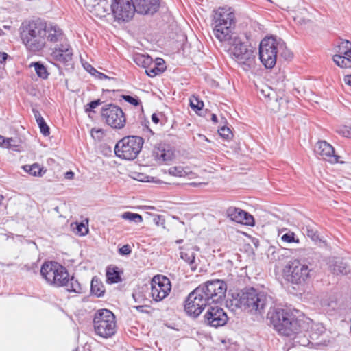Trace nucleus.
I'll use <instances>...</instances> for the list:
<instances>
[{"label": "nucleus", "mask_w": 351, "mask_h": 351, "mask_svg": "<svg viewBox=\"0 0 351 351\" xmlns=\"http://www.w3.org/2000/svg\"><path fill=\"white\" fill-rule=\"evenodd\" d=\"M134 179L144 182H149L152 181L149 176L144 175L143 173H136L134 177Z\"/></svg>", "instance_id": "obj_45"}, {"label": "nucleus", "mask_w": 351, "mask_h": 351, "mask_svg": "<svg viewBox=\"0 0 351 351\" xmlns=\"http://www.w3.org/2000/svg\"><path fill=\"white\" fill-rule=\"evenodd\" d=\"M3 141H4V138H3V136H1V135H0V145H3Z\"/></svg>", "instance_id": "obj_60"}, {"label": "nucleus", "mask_w": 351, "mask_h": 351, "mask_svg": "<svg viewBox=\"0 0 351 351\" xmlns=\"http://www.w3.org/2000/svg\"><path fill=\"white\" fill-rule=\"evenodd\" d=\"M23 169L29 175L35 177H41L45 172L46 169L38 163L32 165H25L22 167Z\"/></svg>", "instance_id": "obj_25"}, {"label": "nucleus", "mask_w": 351, "mask_h": 351, "mask_svg": "<svg viewBox=\"0 0 351 351\" xmlns=\"http://www.w3.org/2000/svg\"><path fill=\"white\" fill-rule=\"evenodd\" d=\"M121 271L117 267H108L106 270V281L108 283H117L121 280Z\"/></svg>", "instance_id": "obj_26"}, {"label": "nucleus", "mask_w": 351, "mask_h": 351, "mask_svg": "<svg viewBox=\"0 0 351 351\" xmlns=\"http://www.w3.org/2000/svg\"><path fill=\"white\" fill-rule=\"evenodd\" d=\"M229 46V51L232 58L245 71L255 68L256 58L254 51L249 49L237 36L231 38L230 40L223 42Z\"/></svg>", "instance_id": "obj_6"}, {"label": "nucleus", "mask_w": 351, "mask_h": 351, "mask_svg": "<svg viewBox=\"0 0 351 351\" xmlns=\"http://www.w3.org/2000/svg\"><path fill=\"white\" fill-rule=\"evenodd\" d=\"M135 12L133 0H114L112 2V13L118 21H127L131 19Z\"/></svg>", "instance_id": "obj_15"}, {"label": "nucleus", "mask_w": 351, "mask_h": 351, "mask_svg": "<svg viewBox=\"0 0 351 351\" xmlns=\"http://www.w3.org/2000/svg\"><path fill=\"white\" fill-rule=\"evenodd\" d=\"M85 69L92 75H95L97 71L93 68L91 65L88 64L87 66H85Z\"/></svg>", "instance_id": "obj_50"}, {"label": "nucleus", "mask_w": 351, "mask_h": 351, "mask_svg": "<svg viewBox=\"0 0 351 351\" xmlns=\"http://www.w3.org/2000/svg\"><path fill=\"white\" fill-rule=\"evenodd\" d=\"M123 99L125 101H127V102L130 103V104L135 106H138L140 104V101L137 98L133 97L130 95H123Z\"/></svg>", "instance_id": "obj_43"}, {"label": "nucleus", "mask_w": 351, "mask_h": 351, "mask_svg": "<svg viewBox=\"0 0 351 351\" xmlns=\"http://www.w3.org/2000/svg\"><path fill=\"white\" fill-rule=\"evenodd\" d=\"M308 11L303 8L301 9L298 13H295L293 16L294 21L300 25H306L310 22V19L307 17L308 16Z\"/></svg>", "instance_id": "obj_29"}, {"label": "nucleus", "mask_w": 351, "mask_h": 351, "mask_svg": "<svg viewBox=\"0 0 351 351\" xmlns=\"http://www.w3.org/2000/svg\"><path fill=\"white\" fill-rule=\"evenodd\" d=\"M51 56L55 61L66 64L72 60V49L69 44L62 43L58 47H55L53 49Z\"/></svg>", "instance_id": "obj_22"}, {"label": "nucleus", "mask_w": 351, "mask_h": 351, "mask_svg": "<svg viewBox=\"0 0 351 351\" xmlns=\"http://www.w3.org/2000/svg\"><path fill=\"white\" fill-rule=\"evenodd\" d=\"M20 37L28 52L38 53L47 48V42L61 41L64 34L56 24L32 21L21 28Z\"/></svg>", "instance_id": "obj_1"}, {"label": "nucleus", "mask_w": 351, "mask_h": 351, "mask_svg": "<svg viewBox=\"0 0 351 351\" xmlns=\"http://www.w3.org/2000/svg\"><path fill=\"white\" fill-rule=\"evenodd\" d=\"M190 106L195 111L201 110L204 107V103L200 101L197 97L192 96L190 98Z\"/></svg>", "instance_id": "obj_34"}, {"label": "nucleus", "mask_w": 351, "mask_h": 351, "mask_svg": "<svg viewBox=\"0 0 351 351\" xmlns=\"http://www.w3.org/2000/svg\"><path fill=\"white\" fill-rule=\"evenodd\" d=\"M228 316L219 304H209L204 315V322L209 326L217 328L226 324Z\"/></svg>", "instance_id": "obj_16"}, {"label": "nucleus", "mask_w": 351, "mask_h": 351, "mask_svg": "<svg viewBox=\"0 0 351 351\" xmlns=\"http://www.w3.org/2000/svg\"><path fill=\"white\" fill-rule=\"evenodd\" d=\"M32 66L34 67L35 71L39 77L43 79L47 78L49 74L43 64L39 62H35L32 64Z\"/></svg>", "instance_id": "obj_32"}, {"label": "nucleus", "mask_w": 351, "mask_h": 351, "mask_svg": "<svg viewBox=\"0 0 351 351\" xmlns=\"http://www.w3.org/2000/svg\"><path fill=\"white\" fill-rule=\"evenodd\" d=\"M152 120L156 124L159 123V118L158 117V116L156 114H153L152 115Z\"/></svg>", "instance_id": "obj_56"}, {"label": "nucleus", "mask_w": 351, "mask_h": 351, "mask_svg": "<svg viewBox=\"0 0 351 351\" xmlns=\"http://www.w3.org/2000/svg\"><path fill=\"white\" fill-rule=\"evenodd\" d=\"M134 62L144 68H147L153 64L152 59L149 56L143 54H137L134 57Z\"/></svg>", "instance_id": "obj_30"}, {"label": "nucleus", "mask_w": 351, "mask_h": 351, "mask_svg": "<svg viewBox=\"0 0 351 351\" xmlns=\"http://www.w3.org/2000/svg\"><path fill=\"white\" fill-rule=\"evenodd\" d=\"M337 132L344 137L351 138V127L343 126L337 130Z\"/></svg>", "instance_id": "obj_42"}, {"label": "nucleus", "mask_w": 351, "mask_h": 351, "mask_svg": "<svg viewBox=\"0 0 351 351\" xmlns=\"http://www.w3.org/2000/svg\"><path fill=\"white\" fill-rule=\"evenodd\" d=\"M8 54L5 52H1L0 53V62L3 63L4 62L7 58H8Z\"/></svg>", "instance_id": "obj_51"}, {"label": "nucleus", "mask_w": 351, "mask_h": 351, "mask_svg": "<svg viewBox=\"0 0 351 351\" xmlns=\"http://www.w3.org/2000/svg\"><path fill=\"white\" fill-rule=\"evenodd\" d=\"M235 302V305L239 308L251 313L261 315L265 308L267 297L263 293L250 288L239 293Z\"/></svg>", "instance_id": "obj_7"}, {"label": "nucleus", "mask_w": 351, "mask_h": 351, "mask_svg": "<svg viewBox=\"0 0 351 351\" xmlns=\"http://www.w3.org/2000/svg\"><path fill=\"white\" fill-rule=\"evenodd\" d=\"M190 266H191V269L192 271H195L196 267L193 265H190Z\"/></svg>", "instance_id": "obj_62"}, {"label": "nucleus", "mask_w": 351, "mask_h": 351, "mask_svg": "<svg viewBox=\"0 0 351 351\" xmlns=\"http://www.w3.org/2000/svg\"><path fill=\"white\" fill-rule=\"evenodd\" d=\"M315 152L324 160L330 163H337L339 162V157L335 154L333 147L325 141H321L317 143L315 147Z\"/></svg>", "instance_id": "obj_21"}, {"label": "nucleus", "mask_w": 351, "mask_h": 351, "mask_svg": "<svg viewBox=\"0 0 351 351\" xmlns=\"http://www.w3.org/2000/svg\"><path fill=\"white\" fill-rule=\"evenodd\" d=\"M84 4L90 12L99 18L112 12V3L108 0H84Z\"/></svg>", "instance_id": "obj_18"}, {"label": "nucleus", "mask_w": 351, "mask_h": 351, "mask_svg": "<svg viewBox=\"0 0 351 351\" xmlns=\"http://www.w3.org/2000/svg\"><path fill=\"white\" fill-rule=\"evenodd\" d=\"M93 324L96 334L101 337H110L116 332L115 316L109 310H99L95 315Z\"/></svg>", "instance_id": "obj_9"}, {"label": "nucleus", "mask_w": 351, "mask_h": 351, "mask_svg": "<svg viewBox=\"0 0 351 351\" xmlns=\"http://www.w3.org/2000/svg\"><path fill=\"white\" fill-rule=\"evenodd\" d=\"M332 268H331V270H332L335 273L337 274H346L348 273V270L346 268V265H332Z\"/></svg>", "instance_id": "obj_40"}, {"label": "nucleus", "mask_w": 351, "mask_h": 351, "mask_svg": "<svg viewBox=\"0 0 351 351\" xmlns=\"http://www.w3.org/2000/svg\"><path fill=\"white\" fill-rule=\"evenodd\" d=\"M154 64H156V66L158 67H164V61L162 59L158 58L156 60V63H153Z\"/></svg>", "instance_id": "obj_53"}, {"label": "nucleus", "mask_w": 351, "mask_h": 351, "mask_svg": "<svg viewBox=\"0 0 351 351\" xmlns=\"http://www.w3.org/2000/svg\"><path fill=\"white\" fill-rule=\"evenodd\" d=\"M268 318L280 334L291 337L301 332L302 324L287 311L276 308L268 313Z\"/></svg>", "instance_id": "obj_5"}, {"label": "nucleus", "mask_w": 351, "mask_h": 351, "mask_svg": "<svg viewBox=\"0 0 351 351\" xmlns=\"http://www.w3.org/2000/svg\"><path fill=\"white\" fill-rule=\"evenodd\" d=\"M207 182H194L190 183V185L194 186H198L202 185H206L207 184Z\"/></svg>", "instance_id": "obj_55"}, {"label": "nucleus", "mask_w": 351, "mask_h": 351, "mask_svg": "<svg viewBox=\"0 0 351 351\" xmlns=\"http://www.w3.org/2000/svg\"><path fill=\"white\" fill-rule=\"evenodd\" d=\"M45 263H50V264H52V263H54V262H53V261H50V262H48V263L45 262Z\"/></svg>", "instance_id": "obj_64"}, {"label": "nucleus", "mask_w": 351, "mask_h": 351, "mask_svg": "<svg viewBox=\"0 0 351 351\" xmlns=\"http://www.w3.org/2000/svg\"><path fill=\"white\" fill-rule=\"evenodd\" d=\"M130 247L128 245H123L122 247L119 249L120 254L123 255H127L130 254Z\"/></svg>", "instance_id": "obj_48"}, {"label": "nucleus", "mask_w": 351, "mask_h": 351, "mask_svg": "<svg viewBox=\"0 0 351 351\" xmlns=\"http://www.w3.org/2000/svg\"><path fill=\"white\" fill-rule=\"evenodd\" d=\"M121 217L123 219L129 221L130 222H134L136 223H139L143 221V217L141 215L129 211L122 213Z\"/></svg>", "instance_id": "obj_31"}, {"label": "nucleus", "mask_w": 351, "mask_h": 351, "mask_svg": "<svg viewBox=\"0 0 351 351\" xmlns=\"http://www.w3.org/2000/svg\"><path fill=\"white\" fill-rule=\"evenodd\" d=\"M143 139L136 136L123 138L115 145L114 152L119 158L132 160L140 153L143 145Z\"/></svg>", "instance_id": "obj_8"}, {"label": "nucleus", "mask_w": 351, "mask_h": 351, "mask_svg": "<svg viewBox=\"0 0 351 351\" xmlns=\"http://www.w3.org/2000/svg\"><path fill=\"white\" fill-rule=\"evenodd\" d=\"M349 45H350V42L348 40L341 41L337 47V53L333 56V61L341 68H351V56L348 53Z\"/></svg>", "instance_id": "obj_19"}, {"label": "nucleus", "mask_w": 351, "mask_h": 351, "mask_svg": "<svg viewBox=\"0 0 351 351\" xmlns=\"http://www.w3.org/2000/svg\"><path fill=\"white\" fill-rule=\"evenodd\" d=\"M166 153H162L160 155V159H162V161H167L168 159L166 158Z\"/></svg>", "instance_id": "obj_58"}, {"label": "nucleus", "mask_w": 351, "mask_h": 351, "mask_svg": "<svg viewBox=\"0 0 351 351\" xmlns=\"http://www.w3.org/2000/svg\"><path fill=\"white\" fill-rule=\"evenodd\" d=\"M3 195H0V202H1V200H3Z\"/></svg>", "instance_id": "obj_63"}, {"label": "nucleus", "mask_w": 351, "mask_h": 351, "mask_svg": "<svg viewBox=\"0 0 351 351\" xmlns=\"http://www.w3.org/2000/svg\"><path fill=\"white\" fill-rule=\"evenodd\" d=\"M171 289V282L168 278L162 275L155 276L151 282V296L156 302L162 301Z\"/></svg>", "instance_id": "obj_14"}, {"label": "nucleus", "mask_w": 351, "mask_h": 351, "mask_svg": "<svg viewBox=\"0 0 351 351\" xmlns=\"http://www.w3.org/2000/svg\"><path fill=\"white\" fill-rule=\"evenodd\" d=\"M90 134L93 138L100 140L103 135V131L101 129L93 128Z\"/></svg>", "instance_id": "obj_44"}, {"label": "nucleus", "mask_w": 351, "mask_h": 351, "mask_svg": "<svg viewBox=\"0 0 351 351\" xmlns=\"http://www.w3.org/2000/svg\"><path fill=\"white\" fill-rule=\"evenodd\" d=\"M348 50H349L348 53L350 54V59H351V43H350V45L348 46Z\"/></svg>", "instance_id": "obj_61"}, {"label": "nucleus", "mask_w": 351, "mask_h": 351, "mask_svg": "<svg viewBox=\"0 0 351 351\" xmlns=\"http://www.w3.org/2000/svg\"><path fill=\"white\" fill-rule=\"evenodd\" d=\"M278 53L285 59H290L293 56L282 40L272 36L266 37L261 40L259 45V58L265 68L271 69L276 65Z\"/></svg>", "instance_id": "obj_4"}, {"label": "nucleus", "mask_w": 351, "mask_h": 351, "mask_svg": "<svg viewBox=\"0 0 351 351\" xmlns=\"http://www.w3.org/2000/svg\"><path fill=\"white\" fill-rule=\"evenodd\" d=\"M309 275L306 265H285L282 268V276L288 282L293 284H301Z\"/></svg>", "instance_id": "obj_13"}, {"label": "nucleus", "mask_w": 351, "mask_h": 351, "mask_svg": "<svg viewBox=\"0 0 351 351\" xmlns=\"http://www.w3.org/2000/svg\"><path fill=\"white\" fill-rule=\"evenodd\" d=\"M236 17L231 8H219L215 11L213 19V34L220 42L230 40L237 35L234 32Z\"/></svg>", "instance_id": "obj_3"}, {"label": "nucleus", "mask_w": 351, "mask_h": 351, "mask_svg": "<svg viewBox=\"0 0 351 351\" xmlns=\"http://www.w3.org/2000/svg\"><path fill=\"white\" fill-rule=\"evenodd\" d=\"M86 223H88V221H86ZM73 231L77 235L84 236L88 232V227L87 224H85L83 222L75 223V227L73 228Z\"/></svg>", "instance_id": "obj_33"}, {"label": "nucleus", "mask_w": 351, "mask_h": 351, "mask_svg": "<svg viewBox=\"0 0 351 351\" xmlns=\"http://www.w3.org/2000/svg\"><path fill=\"white\" fill-rule=\"evenodd\" d=\"M226 215L232 221L246 226H253L254 219L252 215L243 210L234 206H230L226 210Z\"/></svg>", "instance_id": "obj_20"}, {"label": "nucleus", "mask_w": 351, "mask_h": 351, "mask_svg": "<svg viewBox=\"0 0 351 351\" xmlns=\"http://www.w3.org/2000/svg\"><path fill=\"white\" fill-rule=\"evenodd\" d=\"M136 12L141 14H153L159 8V0H133Z\"/></svg>", "instance_id": "obj_23"}, {"label": "nucleus", "mask_w": 351, "mask_h": 351, "mask_svg": "<svg viewBox=\"0 0 351 351\" xmlns=\"http://www.w3.org/2000/svg\"><path fill=\"white\" fill-rule=\"evenodd\" d=\"M334 304H335V301L330 295H326L321 300V304L322 306L333 307Z\"/></svg>", "instance_id": "obj_38"}, {"label": "nucleus", "mask_w": 351, "mask_h": 351, "mask_svg": "<svg viewBox=\"0 0 351 351\" xmlns=\"http://www.w3.org/2000/svg\"><path fill=\"white\" fill-rule=\"evenodd\" d=\"M219 134L221 137H223V138H225L226 140L230 139L232 136V133L230 129L229 128H227L225 126L221 127L219 130Z\"/></svg>", "instance_id": "obj_39"}, {"label": "nucleus", "mask_w": 351, "mask_h": 351, "mask_svg": "<svg viewBox=\"0 0 351 351\" xmlns=\"http://www.w3.org/2000/svg\"><path fill=\"white\" fill-rule=\"evenodd\" d=\"M154 222L157 226H160V225L163 226L165 223V220L162 218L161 216L158 215L154 218Z\"/></svg>", "instance_id": "obj_49"}, {"label": "nucleus", "mask_w": 351, "mask_h": 351, "mask_svg": "<svg viewBox=\"0 0 351 351\" xmlns=\"http://www.w3.org/2000/svg\"><path fill=\"white\" fill-rule=\"evenodd\" d=\"M14 143H15V141L12 138H9L7 139L4 138L3 145L7 148H12V147L16 146Z\"/></svg>", "instance_id": "obj_46"}, {"label": "nucleus", "mask_w": 351, "mask_h": 351, "mask_svg": "<svg viewBox=\"0 0 351 351\" xmlns=\"http://www.w3.org/2000/svg\"><path fill=\"white\" fill-rule=\"evenodd\" d=\"M199 287L204 289L208 300L211 304H217L223 300L227 290V285L224 281L221 280L208 281Z\"/></svg>", "instance_id": "obj_11"}, {"label": "nucleus", "mask_w": 351, "mask_h": 351, "mask_svg": "<svg viewBox=\"0 0 351 351\" xmlns=\"http://www.w3.org/2000/svg\"><path fill=\"white\" fill-rule=\"evenodd\" d=\"M153 66L147 67L145 70V73L149 77H155L156 75H158L159 73H162L165 70V67H158L156 66V64H152Z\"/></svg>", "instance_id": "obj_35"}, {"label": "nucleus", "mask_w": 351, "mask_h": 351, "mask_svg": "<svg viewBox=\"0 0 351 351\" xmlns=\"http://www.w3.org/2000/svg\"><path fill=\"white\" fill-rule=\"evenodd\" d=\"M209 304L210 302L204 289L199 286L189 295L184 308L187 314L195 317L200 315L204 308H208Z\"/></svg>", "instance_id": "obj_10"}, {"label": "nucleus", "mask_w": 351, "mask_h": 351, "mask_svg": "<svg viewBox=\"0 0 351 351\" xmlns=\"http://www.w3.org/2000/svg\"><path fill=\"white\" fill-rule=\"evenodd\" d=\"M74 173L72 171H68L65 173V178L66 179H72L73 178Z\"/></svg>", "instance_id": "obj_57"}, {"label": "nucleus", "mask_w": 351, "mask_h": 351, "mask_svg": "<svg viewBox=\"0 0 351 351\" xmlns=\"http://www.w3.org/2000/svg\"><path fill=\"white\" fill-rule=\"evenodd\" d=\"M211 120L215 123L217 122V117L215 114H212Z\"/></svg>", "instance_id": "obj_59"}, {"label": "nucleus", "mask_w": 351, "mask_h": 351, "mask_svg": "<svg viewBox=\"0 0 351 351\" xmlns=\"http://www.w3.org/2000/svg\"><path fill=\"white\" fill-rule=\"evenodd\" d=\"M97 78L100 79V80H103V79H107L108 78V77L107 75H106L105 74L102 73H100V72H98L95 73V75Z\"/></svg>", "instance_id": "obj_52"}, {"label": "nucleus", "mask_w": 351, "mask_h": 351, "mask_svg": "<svg viewBox=\"0 0 351 351\" xmlns=\"http://www.w3.org/2000/svg\"><path fill=\"white\" fill-rule=\"evenodd\" d=\"M34 116L36 120V122L39 126L40 132L45 136H47L49 135V128L45 123L44 119L41 116V114L39 113L38 111H34Z\"/></svg>", "instance_id": "obj_28"}, {"label": "nucleus", "mask_w": 351, "mask_h": 351, "mask_svg": "<svg viewBox=\"0 0 351 351\" xmlns=\"http://www.w3.org/2000/svg\"><path fill=\"white\" fill-rule=\"evenodd\" d=\"M91 293L97 297L104 295L105 289L101 280L97 277H93L91 281Z\"/></svg>", "instance_id": "obj_27"}, {"label": "nucleus", "mask_w": 351, "mask_h": 351, "mask_svg": "<svg viewBox=\"0 0 351 351\" xmlns=\"http://www.w3.org/2000/svg\"><path fill=\"white\" fill-rule=\"evenodd\" d=\"M180 257L184 261L188 263H193L195 261V256L191 250L182 251L180 252Z\"/></svg>", "instance_id": "obj_36"}, {"label": "nucleus", "mask_w": 351, "mask_h": 351, "mask_svg": "<svg viewBox=\"0 0 351 351\" xmlns=\"http://www.w3.org/2000/svg\"><path fill=\"white\" fill-rule=\"evenodd\" d=\"M101 116L106 123L113 128H123L126 122L125 114L121 108L116 105L108 104L101 110Z\"/></svg>", "instance_id": "obj_12"}, {"label": "nucleus", "mask_w": 351, "mask_h": 351, "mask_svg": "<svg viewBox=\"0 0 351 351\" xmlns=\"http://www.w3.org/2000/svg\"><path fill=\"white\" fill-rule=\"evenodd\" d=\"M306 232L307 237L311 238L313 241L317 242V241L320 240L317 231L311 228L309 226H306Z\"/></svg>", "instance_id": "obj_41"}, {"label": "nucleus", "mask_w": 351, "mask_h": 351, "mask_svg": "<svg viewBox=\"0 0 351 351\" xmlns=\"http://www.w3.org/2000/svg\"><path fill=\"white\" fill-rule=\"evenodd\" d=\"M343 81H344L345 84L351 86V75L345 76Z\"/></svg>", "instance_id": "obj_54"}, {"label": "nucleus", "mask_w": 351, "mask_h": 351, "mask_svg": "<svg viewBox=\"0 0 351 351\" xmlns=\"http://www.w3.org/2000/svg\"><path fill=\"white\" fill-rule=\"evenodd\" d=\"M40 276L50 285L60 287H64L66 291L81 293L82 288L73 276H71L67 269L62 265H41Z\"/></svg>", "instance_id": "obj_2"}, {"label": "nucleus", "mask_w": 351, "mask_h": 351, "mask_svg": "<svg viewBox=\"0 0 351 351\" xmlns=\"http://www.w3.org/2000/svg\"><path fill=\"white\" fill-rule=\"evenodd\" d=\"M281 240L284 242L290 243H299V239L295 238V234L293 232H289L283 234L281 237Z\"/></svg>", "instance_id": "obj_37"}, {"label": "nucleus", "mask_w": 351, "mask_h": 351, "mask_svg": "<svg viewBox=\"0 0 351 351\" xmlns=\"http://www.w3.org/2000/svg\"><path fill=\"white\" fill-rule=\"evenodd\" d=\"M169 173L177 177H188L189 179L197 178V174L189 169H184L182 167H171L168 170Z\"/></svg>", "instance_id": "obj_24"}, {"label": "nucleus", "mask_w": 351, "mask_h": 351, "mask_svg": "<svg viewBox=\"0 0 351 351\" xmlns=\"http://www.w3.org/2000/svg\"><path fill=\"white\" fill-rule=\"evenodd\" d=\"M260 91L271 110L277 112L282 108L286 107L287 104V99L282 97L277 96L276 92L270 87L265 86Z\"/></svg>", "instance_id": "obj_17"}, {"label": "nucleus", "mask_w": 351, "mask_h": 351, "mask_svg": "<svg viewBox=\"0 0 351 351\" xmlns=\"http://www.w3.org/2000/svg\"><path fill=\"white\" fill-rule=\"evenodd\" d=\"M101 104V101L100 99H97V100H95V101H91L90 102L88 106V108H86V111L88 112V111H90L92 109H94L95 108H97L99 105Z\"/></svg>", "instance_id": "obj_47"}]
</instances>
